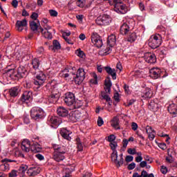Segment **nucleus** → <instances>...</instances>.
<instances>
[{
  "label": "nucleus",
  "mask_w": 177,
  "mask_h": 177,
  "mask_svg": "<svg viewBox=\"0 0 177 177\" xmlns=\"http://www.w3.org/2000/svg\"><path fill=\"white\" fill-rule=\"evenodd\" d=\"M146 132L147 133H156V131L153 129V127L150 126H147L146 127Z\"/></svg>",
  "instance_id": "3c124183"
},
{
  "label": "nucleus",
  "mask_w": 177,
  "mask_h": 177,
  "mask_svg": "<svg viewBox=\"0 0 177 177\" xmlns=\"http://www.w3.org/2000/svg\"><path fill=\"white\" fill-rule=\"evenodd\" d=\"M92 77L94 78V80H91V84H95V85L97 84V75H96L95 73H92Z\"/></svg>",
  "instance_id": "09e8293b"
},
{
  "label": "nucleus",
  "mask_w": 177,
  "mask_h": 177,
  "mask_svg": "<svg viewBox=\"0 0 177 177\" xmlns=\"http://www.w3.org/2000/svg\"><path fill=\"white\" fill-rule=\"evenodd\" d=\"M111 125L113 128H115V129H120V124H118V118L115 117L112 120Z\"/></svg>",
  "instance_id": "ea45409f"
},
{
  "label": "nucleus",
  "mask_w": 177,
  "mask_h": 177,
  "mask_svg": "<svg viewBox=\"0 0 177 177\" xmlns=\"http://www.w3.org/2000/svg\"><path fill=\"white\" fill-rule=\"evenodd\" d=\"M44 110L39 107L35 106L30 110V117L35 121H39L44 118Z\"/></svg>",
  "instance_id": "7ed1b4c3"
},
{
  "label": "nucleus",
  "mask_w": 177,
  "mask_h": 177,
  "mask_svg": "<svg viewBox=\"0 0 177 177\" xmlns=\"http://www.w3.org/2000/svg\"><path fill=\"white\" fill-rule=\"evenodd\" d=\"M160 171L162 172V174H163V175H165L167 172H168V169L167 168V167L162 165Z\"/></svg>",
  "instance_id": "13d9d810"
},
{
  "label": "nucleus",
  "mask_w": 177,
  "mask_h": 177,
  "mask_svg": "<svg viewBox=\"0 0 177 177\" xmlns=\"http://www.w3.org/2000/svg\"><path fill=\"white\" fill-rule=\"evenodd\" d=\"M131 161H133V156H126V162H131Z\"/></svg>",
  "instance_id": "69168bd1"
},
{
  "label": "nucleus",
  "mask_w": 177,
  "mask_h": 177,
  "mask_svg": "<svg viewBox=\"0 0 177 177\" xmlns=\"http://www.w3.org/2000/svg\"><path fill=\"white\" fill-rule=\"evenodd\" d=\"M65 174L62 177H71L73 169L66 168L64 169Z\"/></svg>",
  "instance_id": "49530a36"
},
{
  "label": "nucleus",
  "mask_w": 177,
  "mask_h": 177,
  "mask_svg": "<svg viewBox=\"0 0 177 177\" xmlns=\"http://www.w3.org/2000/svg\"><path fill=\"white\" fill-rule=\"evenodd\" d=\"M15 156L17 157H19V158H26V157L24 156V154H23L20 151H16Z\"/></svg>",
  "instance_id": "5fc2aeb1"
},
{
  "label": "nucleus",
  "mask_w": 177,
  "mask_h": 177,
  "mask_svg": "<svg viewBox=\"0 0 177 177\" xmlns=\"http://www.w3.org/2000/svg\"><path fill=\"white\" fill-rule=\"evenodd\" d=\"M31 19L33 20H37L38 19V14L37 12H33L30 16Z\"/></svg>",
  "instance_id": "338daca9"
},
{
  "label": "nucleus",
  "mask_w": 177,
  "mask_h": 177,
  "mask_svg": "<svg viewBox=\"0 0 177 177\" xmlns=\"http://www.w3.org/2000/svg\"><path fill=\"white\" fill-rule=\"evenodd\" d=\"M95 23L98 26H109V24L111 23V19L109 15H103L99 16L95 19Z\"/></svg>",
  "instance_id": "6e6552de"
},
{
  "label": "nucleus",
  "mask_w": 177,
  "mask_h": 177,
  "mask_svg": "<svg viewBox=\"0 0 177 177\" xmlns=\"http://www.w3.org/2000/svg\"><path fill=\"white\" fill-rule=\"evenodd\" d=\"M115 42H117L115 35H111L108 37L107 44L109 46L104 50V55H110L111 53V48L115 45Z\"/></svg>",
  "instance_id": "0eeeda50"
},
{
  "label": "nucleus",
  "mask_w": 177,
  "mask_h": 177,
  "mask_svg": "<svg viewBox=\"0 0 177 177\" xmlns=\"http://www.w3.org/2000/svg\"><path fill=\"white\" fill-rule=\"evenodd\" d=\"M76 143L78 151H82V150H84V147L82 146V142H81L80 138H76Z\"/></svg>",
  "instance_id": "a19ab883"
},
{
  "label": "nucleus",
  "mask_w": 177,
  "mask_h": 177,
  "mask_svg": "<svg viewBox=\"0 0 177 177\" xmlns=\"http://www.w3.org/2000/svg\"><path fill=\"white\" fill-rule=\"evenodd\" d=\"M50 16H52V17H57V12L55 10H49Z\"/></svg>",
  "instance_id": "4d7b16f0"
},
{
  "label": "nucleus",
  "mask_w": 177,
  "mask_h": 177,
  "mask_svg": "<svg viewBox=\"0 0 177 177\" xmlns=\"http://www.w3.org/2000/svg\"><path fill=\"white\" fill-rule=\"evenodd\" d=\"M53 149L55 152L59 153L61 154H66V151H67L66 147L63 145H53Z\"/></svg>",
  "instance_id": "a878e982"
},
{
  "label": "nucleus",
  "mask_w": 177,
  "mask_h": 177,
  "mask_svg": "<svg viewBox=\"0 0 177 177\" xmlns=\"http://www.w3.org/2000/svg\"><path fill=\"white\" fill-rule=\"evenodd\" d=\"M71 75H73L75 83L80 85L85 80V70L84 68H79L76 74L72 73Z\"/></svg>",
  "instance_id": "423d86ee"
},
{
  "label": "nucleus",
  "mask_w": 177,
  "mask_h": 177,
  "mask_svg": "<svg viewBox=\"0 0 177 177\" xmlns=\"http://www.w3.org/2000/svg\"><path fill=\"white\" fill-rule=\"evenodd\" d=\"M76 55L79 57H82V58L84 57V56H85V53H84V51H82L81 50H76Z\"/></svg>",
  "instance_id": "864d4df0"
},
{
  "label": "nucleus",
  "mask_w": 177,
  "mask_h": 177,
  "mask_svg": "<svg viewBox=\"0 0 177 177\" xmlns=\"http://www.w3.org/2000/svg\"><path fill=\"white\" fill-rule=\"evenodd\" d=\"M67 73H68V69H64L61 73L62 77H64V78H68V77H71L73 78V73L68 74Z\"/></svg>",
  "instance_id": "37998d69"
},
{
  "label": "nucleus",
  "mask_w": 177,
  "mask_h": 177,
  "mask_svg": "<svg viewBox=\"0 0 177 177\" xmlns=\"http://www.w3.org/2000/svg\"><path fill=\"white\" fill-rule=\"evenodd\" d=\"M59 97H60V95L59 94V91L53 90L51 91V95L48 96V102L53 104L55 103H57V100H59Z\"/></svg>",
  "instance_id": "ddd939ff"
},
{
  "label": "nucleus",
  "mask_w": 177,
  "mask_h": 177,
  "mask_svg": "<svg viewBox=\"0 0 177 177\" xmlns=\"http://www.w3.org/2000/svg\"><path fill=\"white\" fill-rule=\"evenodd\" d=\"M21 147L23 151L28 153L31 150V142L27 139L24 140L21 142Z\"/></svg>",
  "instance_id": "f3484780"
},
{
  "label": "nucleus",
  "mask_w": 177,
  "mask_h": 177,
  "mask_svg": "<svg viewBox=\"0 0 177 177\" xmlns=\"http://www.w3.org/2000/svg\"><path fill=\"white\" fill-rule=\"evenodd\" d=\"M105 70L107 74L111 75L113 80H117V72L115 71V69L111 68L110 66H106Z\"/></svg>",
  "instance_id": "7c9ffc66"
},
{
  "label": "nucleus",
  "mask_w": 177,
  "mask_h": 177,
  "mask_svg": "<svg viewBox=\"0 0 177 177\" xmlns=\"http://www.w3.org/2000/svg\"><path fill=\"white\" fill-rule=\"evenodd\" d=\"M98 127H102L104 124V122L103 121V118L102 117L99 116L97 121Z\"/></svg>",
  "instance_id": "6e6d98bb"
},
{
  "label": "nucleus",
  "mask_w": 177,
  "mask_h": 177,
  "mask_svg": "<svg viewBox=\"0 0 177 177\" xmlns=\"http://www.w3.org/2000/svg\"><path fill=\"white\" fill-rule=\"evenodd\" d=\"M131 129H133V131H136V129H138V124H136V122H132Z\"/></svg>",
  "instance_id": "774afa93"
},
{
  "label": "nucleus",
  "mask_w": 177,
  "mask_h": 177,
  "mask_svg": "<svg viewBox=\"0 0 177 177\" xmlns=\"http://www.w3.org/2000/svg\"><path fill=\"white\" fill-rule=\"evenodd\" d=\"M1 162H4V171H9L10 169V166L9 165V162H17L16 160H11L8 158H4L1 160Z\"/></svg>",
  "instance_id": "c756f323"
},
{
  "label": "nucleus",
  "mask_w": 177,
  "mask_h": 177,
  "mask_svg": "<svg viewBox=\"0 0 177 177\" xmlns=\"http://www.w3.org/2000/svg\"><path fill=\"white\" fill-rule=\"evenodd\" d=\"M30 150L32 153H41L42 151V147L38 142H34L31 145Z\"/></svg>",
  "instance_id": "bb28decb"
},
{
  "label": "nucleus",
  "mask_w": 177,
  "mask_h": 177,
  "mask_svg": "<svg viewBox=\"0 0 177 177\" xmlns=\"http://www.w3.org/2000/svg\"><path fill=\"white\" fill-rule=\"evenodd\" d=\"M111 93H106V90L104 91H102L101 92V96L102 97V99H104V100H106V102H108V104L111 105V104L110 103V102H111V98L110 97V95Z\"/></svg>",
  "instance_id": "72a5a7b5"
},
{
  "label": "nucleus",
  "mask_w": 177,
  "mask_h": 177,
  "mask_svg": "<svg viewBox=\"0 0 177 177\" xmlns=\"http://www.w3.org/2000/svg\"><path fill=\"white\" fill-rule=\"evenodd\" d=\"M19 87L15 86V87H12L10 90H9V93H10V96H11V97H16V96H17V95H19Z\"/></svg>",
  "instance_id": "c9c22d12"
},
{
  "label": "nucleus",
  "mask_w": 177,
  "mask_h": 177,
  "mask_svg": "<svg viewBox=\"0 0 177 177\" xmlns=\"http://www.w3.org/2000/svg\"><path fill=\"white\" fill-rule=\"evenodd\" d=\"M16 27L18 31H23V30H24V27H27V19H24L21 21H17Z\"/></svg>",
  "instance_id": "aec40b11"
},
{
  "label": "nucleus",
  "mask_w": 177,
  "mask_h": 177,
  "mask_svg": "<svg viewBox=\"0 0 177 177\" xmlns=\"http://www.w3.org/2000/svg\"><path fill=\"white\" fill-rule=\"evenodd\" d=\"M65 104L73 109H80L81 104H78V102H75V96L73 93H67L64 98Z\"/></svg>",
  "instance_id": "f03ea898"
},
{
  "label": "nucleus",
  "mask_w": 177,
  "mask_h": 177,
  "mask_svg": "<svg viewBox=\"0 0 177 177\" xmlns=\"http://www.w3.org/2000/svg\"><path fill=\"white\" fill-rule=\"evenodd\" d=\"M115 139H117V138L113 134H111L109 136H108V142H110V143L115 142Z\"/></svg>",
  "instance_id": "603ef678"
},
{
  "label": "nucleus",
  "mask_w": 177,
  "mask_h": 177,
  "mask_svg": "<svg viewBox=\"0 0 177 177\" xmlns=\"http://www.w3.org/2000/svg\"><path fill=\"white\" fill-rule=\"evenodd\" d=\"M17 171L12 170L11 172L9 173V177H17Z\"/></svg>",
  "instance_id": "bf43d9fd"
},
{
  "label": "nucleus",
  "mask_w": 177,
  "mask_h": 177,
  "mask_svg": "<svg viewBox=\"0 0 177 177\" xmlns=\"http://www.w3.org/2000/svg\"><path fill=\"white\" fill-rule=\"evenodd\" d=\"M153 97V91H151V88H147L145 90L143 91L142 94V97L143 99H150Z\"/></svg>",
  "instance_id": "c85d7f7f"
},
{
  "label": "nucleus",
  "mask_w": 177,
  "mask_h": 177,
  "mask_svg": "<svg viewBox=\"0 0 177 177\" xmlns=\"http://www.w3.org/2000/svg\"><path fill=\"white\" fill-rule=\"evenodd\" d=\"M53 49H56L57 50H59V49H62V46L60 45V43L57 40H54L53 41Z\"/></svg>",
  "instance_id": "c03bdc74"
},
{
  "label": "nucleus",
  "mask_w": 177,
  "mask_h": 177,
  "mask_svg": "<svg viewBox=\"0 0 177 177\" xmlns=\"http://www.w3.org/2000/svg\"><path fill=\"white\" fill-rule=\"evenodd\" d=\"M28 169V166L26 165H21L19 168V171L21 174H26V171Z\"/></svg>",
  "instance_id": "a18cd8bd"
},
{
  "label": "nucleus",
  "mask_w": 177,
  "mask_h": 177,
  "mask_svg": "<svg viewBox=\"0 0 177 177\" xmlns=\"http://www.w3.org/2000/svg\"><path fill=\"white\" fill-rule=\"evenodd\" d=\"M53 158L55 161H57V162H60V161H63V160L66 158V156H64V153H59V152L54 151Z\"/></svg>",
  "instance_id": "b1692460"
},
{
  "label": "nucleus",
  "mask_w": 177,
  "mask_h": 177,
  "mask_svg": "<svg viewBox=\"0 0 177 177\" xmlns=\"http://www.w3.org/2000/svg\"><path fill=\"white\" fill-rule=\"evenodd\" d=\"M169 113L171 114H173V115H175V114H177V105L176 104H170L167 109Z\"/></svg>",
  "instance_id": "f704fd0d"
},
{
  "label": "nucleus",
  "mask_w": 177,
  "mask_h": 177,
  "mask_svg": "<svg viewBox=\"0 0 177 177\" xmlns=\"http://www.w3.org/2000/svg\"><path fill=\"white\" fill-rule=\"evenodd\" d=\"M39 32H41L43 37L44 38H46L47 39H52V32L49 30H44V28L42 27H39Z\"/></svg>",
  "instance_id": "393cba45"
},
{
  "label": "nucleus",
  "mask_w": 177,
  "mask_h": 177,
  "mask_svg": "<svg viewBox=\"0 0 177 177\" xmlns=\"http://www.w3.org/2000/svg\"><path fill=\"white\" fill-rule=\"evenodd\" d=\"M39 172H41V169H39V167H30L27 174L29 176H37Z\"/></svg>",
  "instance_id": "4be33fe9"
},
{
  "label": "nucleus",
  "mask_w": 177,
  "mask_h": 177,
  "mask_svg": "<svg viewBox=\"0 0 177 177\" xmlns=\"http://www.w3.org/2000/svg\"><path fill=\"white\" fill-rule=\"evenodd\" d=\"M76 5L79 6V8H84V6H85V0H77Z\"/></svg>",
  "instance_id": "8fccbe9b"
},
{
  "label": "nucleus",
  "mask_w": 177,
  "mask_h": 177,
  "mask_svg": "<svg viewBox=\"0 0 177 177\" xmlns=\"http://www.w3.org/2000/svg\"><path fill=\"white\" fill-rule=\"evenodd\" d=\"M30 27L32 31H38L39 32V30L38 28V24H36L35 21H30Z\"/></svg>",
  "instance_id": "58836bf2"
},
{
  "label": "nucleus",
  "mask_w": 177,
  "mask_h": 177,
  "mask_svg": "<svg viewBox=\"0 0 177 177\" xmlns=\"http://www.w3.org/2000/svg\"><path fill=\"white\" fill-rule=\"evenodd\" d=\"M127 153H128L129 154H131L132 156H133L134 154H136V149L129 148V149L127 150Z\"/></svg>",
  "instance_id": "680f3d73"
},
{
  "label": "nucleus",
  "mask_w": 177,
  "mask_h": 177,
  "mask_svg": "<svg viewBox=\"0 0 177 177\" xmlns=\"http://www.w3.org/2000/svg\"><path fill=\"white\" fill-rule=\"evenodd\" d=\"M135 167H136V164H135V162H132L129 165L127 168L129 169V171H131L132 169H135Z\"/></svg>",
  "instance_id": "0e129e2a"
},
{
  "label": "nucleus",
  "mask_w": 177,
  "mask_h": 177,
  "mask_svg": "<svg viewBox=\"0 0 177 177\" xmlns=\"http://www.w3.org/2000/svg\"><path fill=\"white\" fill-rule=\"evenodd\" d=\"M114 10L117 13H120V15H125L127 13V7L124 3L114 4Z\"/></svg>",
  "instance_id": "2eb2a0df"
},
{
  "label": "nucleus",
  "mask_w": 177,
  "mask_h": 177,
  "mask_svg": "<svg viewBox=\"0 0 177 177\" xmlns=\"http://www.w3.org/2000/svg\"><path fill=\"white\" fill-rule=\"evenodd\" d=\"M144 59L147 63L154 64L157 62L156 55L151 53H146L144 55Z\"/></svg>",
  "instance_id": "f8f14e48"
},
{
  "label": "nucleus",
  "mask_w": 177,
  "mask_h": 177,
  "mask_svg": "<svg viewBox=\"0 0 177 177\" xmlns=\"http://www.w3.org/2000/svg\"><path fill=\"white\" fill-rule=\"evenodd\" d=\"M138 38V36L136 35V32H130L127 37V41L128 42H130L132 44V42H134L136 41V39Z\"/></svg>",
  "instance_id": "4c0bfd02"
},
{
  "label": "nucleus",
  "mask_w": 177,
  "mask_h": 177,
  "mask_svg": "<svg viewBox=\"0 0 177 177\" xmlns=\"http://www.w3.org/2000/svg\"><path fill=\"white\" fill-rule=\"evenodd\" d=\"M158 147H160V149H162V150H166L167 144H165V142H160L158 144Z\"/></svg>",
  "instance_id": "052dcab7"
},
{
  "label": "nucleus",
  "mask_w": 177,
  "mask_h": 177,
  "mask_svg": "<svg viewBox=\"0 0 177 177\" xmlns=\"http://www.w3.org/2000/svg\"><path fill=\"white\" fill-rule=\"evenodd\" d=\"M57 114L59 117H67L68 115V110L64 106H59L57 109Z\"/></svg>",
  "instance_id": "412c9836"
},
{
  "label": "nucleus",
  "mask_w": 177,
  "mask_h": 177,
  "mask_svg": "<svg viewBox=\"0 0 177 177\" xmlns=\"http://www.w3.org/2000/svg\"><path fill=\"white\" fill-rule=\"evenodd\" d=\"M141 177H154V174H147V171H146V170H143L142 172H141V175H140Z\"/></svg>",
  "instance_id": "de8ad7c7"
},
{
  "label": "nucleus",
  "mask_w": 177,
  "mask_h": 177,
  "mask_svg": "<svg viewBox=\"0 0 177 177\" xmlns=\"http://www.w3.org/2000/svg\"><path fill=\"white\" fill-rule=\"evenodd\" d=\"M3 76L8 77V78H11V80H15V78H17L16 71L14 68L6 70V73H3Z\"/></svg>",
  "instance_id": "6ab92c4d"
},
{
  "label": "nucleus",
  "mask_w": 177,
  "mask_h": 177,
  "mask_svg": "<svg viewBox=\"0 0 177 177\" xmlns=\"http://www.w3.org/2000/svg\"><path fill=\"white\" fill-rule=\"evenodd\" d=\"M157 102H158V100H151L149 102L148 108L149 109V110L157 111V109H159L158 104L157 103Z\"/></svg>",
  "instance_id": "2f4dec72"
},
{
  "label": "nucleus",
  "mask_w": 177,
  "mask_h": 177,
  "mask_svg": "<svg viewBox=\"0 0 177 177\" xmlns=\"http://www.w3.org/2000/svg\"><path fill=\"white\" fill-rule=\"evenodd\" d=\"M81 118V113L78 111H75L69 115V121L71 122H77Z\"/></svg>",
  "instance_id": "5701e85b"
},
{
  "label": "nucleus",
  "mask_w": 177,
  "mask_h": 177,
  "mask_svg": "<svg viewBox=\"0 0 177 177\" xmlns=\"http://www.w3.org/2000/svg\"><path fill=\"white\" fill-rule=\"evenodd\" d=\"M45 80H46V77L44 73L41 72L39 75L36 76V80L33 81V84L36 85L37 88L38 89L40 86H42L45 83Z\"/></svg>",
  "instance_id": "9d476101"
},
{
  "label": "nucleus",
  "mask_w": 177,
  "mask_h": 177,
  "mask_svg": "<svg viewBox=\"0 0 177 177\" xmlns=\"http://www.w3.org/2000/svg\"><path fill=\"white\" fill-rule=\"evenodd\" d=\"M59 133L61 135V136H62V138H64V139H66V140H71V136H70V135H71V132L70 131H68L67 129V128H62Z\"/></svg>",
  "instance_id": "a211bd4d"
},
{
  "label": "nucleus",
  "mask_w": 177,
  "mask_h": 177,
  "mask_svg": "<svg viewBox=\"0 0 177 177\" xmlns=\"http://www.w3.org/2000/svg\"><path fill=\"white\" fill-rule=\"evenodd\" d=\"M162 42V37L158 35H152L149 39L148 45L149 48H151V49H157Z\"/></svg>",
  "instance_id": "f257e3e1"
},
{
  "label": "nucleus",
  "mask_w": 177,
  "mask_h": 177,
  "mask_svg": "<svg viewBox=\"0 0 177 177\" xmlns=\"http://www.w3.org/2000/svg\"><path fill=\"white\" fill-rule=\"evenodd\" d=\"M104 91L106 93H111V86L113 84L111 83V80H110V77H107L106 80H105V84H104Z\"/></svg>",
  "instance_id": "cd10ccee"
},
{
  "label": "nucleus",
  "mask_w": 177,
  "mask_h": 177,
  "mask_svg": "<svg viewBox=\"0 0 177 177\" xmlns=\"http://www.w3.org/2000/svg\"><path fill=\"white\" fill-rule=\"evenodd\" d=\"M91 42H93V45L97 48H102V46H103V40L97 33L93 32L91 35Z\"/></svg>",
  "instance_id": "1a4fd4ad"
},
{
  "label": "nucleus",
  "mask_w": 177,
  "mask_h": 177,
  "mask_svg": "<svg viewBox=\"0 0 177 177\" xmlns=\"http://www.w3.org/2000/svg\"><path fill=\"white\" fill-rule=\"evenodd\" d=\"M109 146L111 150H113L112 154H114L115 151L117 153V147L118 146L117 142H110Z\"/></svg>",
  "instance_id": "79ce46f5"
},
{
  "label": "nucleus",
  "mask_w": 177,
  "mask_h": 177,
  "mask_svg": "<svg viewBox=\"0 0 177 177\" xmlns=\"http://www.w3.org/2000/svg\"><path fill=\"white\" fill-rule=\"evenodd\" d=\"M26 73H27L26 68L23 67L18 68L17 71V78H24V77H26Z\"/></svg>",
  "instance_id": "473e14b6"
},
{
  "label": "nucleus",
  "mask_w": 177,
  "mask_h": 177,
  "mask_svg": "<svg viewBox=\"0 0 177 177\" xmlns=\"http://www.w3.org/2000/svg\"><path fill=\"white\" fill-rule=\"evenodd\" d=\"M32 66L34 70H38L41 66V60H39L38 58L32 59Z\"/></svg>",
  "instance_id": "e433bc0d"
},
{
  "label": "nucleus",
  "mask_w": 177,
  "mask_h": 177,
  "mask_svg": "<svg viewBox=\"0 0 177 177\" xmlns=\"http://www.w3.org/2000/svg\"><path fill=\"white\" fill-rule=\"evenodd\" d=\"M48 122L54 128H57L62 124V120L57 116H51Z\"/></svg>",
  "instance_id": "dca6fc26"
},
{
  "label": "nucleus",
  "mask_w": 177,
  "mask_h": 177,
  "mask_svg": "<svg viewBox=\"0 0 177 177\" xmlns=\"http://www.w3.org/2000/svg\"><path fill=\"white\" fill-rule=\"evenodd\" d=\"M22 103H26L30 106V102L32 100V93L31 91H25L21 97Z\"/></svg>",
  "instance_id": "9b49d317"
},
{
  "label": "nucleus",
  "mask_w": 177,
  "mask_h": 177,
  "mask_svg": "<svg viewBox=\"0 0 177 177\" xmlns=\"http://www.w3.org/2000/svg\"><path fill=\"white\" fill-rule=\"evenodd\" d=\"M161 69L159 68H152L149 70L150 77L153 80H157L161 77Z\"/></svg>",
  "instance_id": "4468645a"
},
{
  "label": "nucleus",
  "mask_w": 177,
  "mask_h": 177,
  "mask_svg": "<svg viewBox=\"0 0 177 177\" xmlns=\"http://www.w3.org/2000/svg\"><path fill=\"white\" fill-rule=\"evenodd\" d=\"M35 157L37 158V160H39V161H43V160H45V158L41 153L36 154Z\"/></svg>",
  "instance_id": "e2e57ef3"
},
{
  "label": "nucleus",
  "mask_w": 177,
  "mask_h": 177,
  "mask_svg": "<svg viewBox=\"0 0 177 177\" xmlns=\"http://www.w3.org/2000/svg\"><path fill=\"white\" fill-rule=\"evenodd\" d=\"M111 158L112 162L114 163L117 168H120L122 165H124V154L120 153L118 156V152L115 151L114 153H111Z\"/></svg>",
  "instance_id": "20e7f679"
},
{
  "label": "nucleus",
  "mask_w": 177,
  "mask_h": 177,
  "mask_svg": "<svg viewBox=\"0 0 177 177\" xmlns=\"http://www.w3.org/2000/svg\"><path fill=\"white\" fill-rule=\"evenodd\" d=\"M133 27H135V24H133V19H130L129 21H127L120 26V34L122 35H127L129 31L133 30Z\"/></svg>",
  "instance_id": "39448f33"
}]
</instances>
